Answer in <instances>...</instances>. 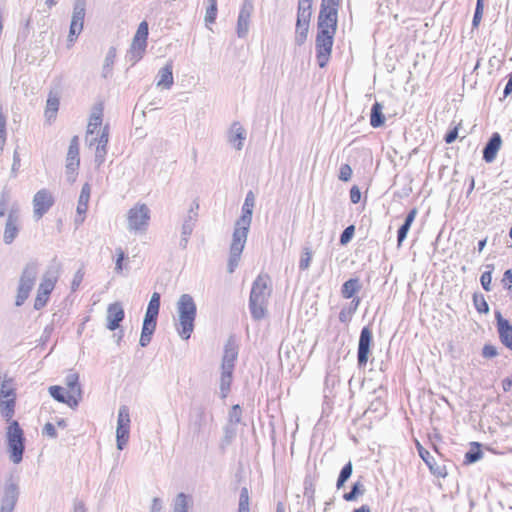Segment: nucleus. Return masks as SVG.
Returning <instances> with one entry per match:
<instances>
[{
	"label": "nucleus",
	"instance_id": "9",
	"mask_svg": "<svg viewBox=\"0 0 512 512\" xmlns=\"http://www.w3.org/2000/svg\"><path fill=\"white\" fill-rule=\"evenodd\" d=\"M86 14V0H75L71 17L70 29L67 38L68 46L73 45L82 32Z\"/></svg>",
	"mask_w": 512,
	"mask_h": 512
},
{
	"label": "nucleus",
	"instance_id": "61",
	"mask_svg": "<svg viewBox=\"0 0 512 512\" xmlns=\"http://www.w3.org/2000/svg\"><path fill=\"white\" fill-rule=\"evenodd\" d=\"M83 277H84V273L82 270H78L75 274H74V277H73V280H72V283H71V289L73 291H76L78 289V287L80 286L82 280H83Z\"/></svg>",
	"mask_w": 512,
	"mask_h": 512
},
{
	"label": "nucleus",
	"instance_id": "2",
	"mask_svg": "<svg viewBox=\"0 0 512 512\" xmlns=\"http://www.w3.org/2000/svg\"><path fill=\"white\" fill-rule=\"evenodd\" d=\"M268 275H258L254 280L249 297V310L254 320H261L266 316L268 299L271 295Z\"/></svg>",
	"mask_w": 512,
	"mask_h": 512
},
{
	"label": "nucleus",
	"instance_id": "38",
	"mask_svg": "<svg viewBox=\"0 0 512 512\" xmlns=\"http://www.w3.org/2000/svg\"><path fill=\"white\" fill-rule=\"evenodd\" d=\"M130 428L117 426L116 429V442L117 448L123 450L129 440Z\"/></svg>",
	"mask_w": 512,
	"mask_h": 512
},
{
	"label": "nucleus",
	"instance_id": "58",
	"mask_svg": "<svg viewBox=\"0 0 512 512\" xmlns=\"http://www.w3.org/2000/svg\"><path fill=\"white\" fill-rule=\"evenodd\" d=\"M480 282L483 289L487 292L491 290L492 272L491 270L485 271L480 277Z\"/></svg>",
	"mask_w": 512,
	"mask_h": 512
},
{
	"label": "nucleus",
	"instance_id": "3",
	"mask_svg": "<svg viewBox=\"0 0 512 512\" xmlns=\"http://www.w3.org/2000/svg\"><path fill=\"white\" fill-rule=\"evenodd\" d=\"M178 323L175 324L178 335L183 340H188L194 330V322L197 307L194 299L189 294H182L176 304Z\"/></svg>",
	"mask_w": 512,
	"mask_h": 512
},
{
	"label": "nucleus",
	"instance_id": "59",
	"mask_svg": "<svg viewBox=\"0 0 512 512\" xmlns=\"http://www.w3.org/2000/svg\"><path fill=\"white\" fill-rule=\"evenodd\" d=\"M313 0H298L297 13L312 14Z\"/></svg>",
	"mask_w": 512,
	"mask_h": 512
},
{
	"label": "nucleus",
	"instance_id": "43",
	"mask_svg": "<svg viewBox=\"0 0 512 512\" xmlns=\"http://www.w3.org/2000/svg\"><path fill=\"white\" fill-rule=\"evenodd\" d=\"M147 38H148V24L146 21H143L139 24L136 34L133 37V40L147 44Z\"/></svg>",
	"mask_w": 512,
	"mask_h": 512
},
{
	"label": "nucleus",
	"instance_id": "45",
	"mask_svg": "<svg viewBox=\"0 0 512 512\" xmlns=\"http://www.w3.org/2000/svg\"><path fill=\"white\" fill-rule=\"evenodd\" d=\"M208 6L205 13V22L213 23L217 16V0H207Z\"/></svg>",
	"mask_w": 512,
	"mask_h": 512
},
{
	"label": "nucleus",
	"instance_id": "60",
	"mask_svg": "<svg viewBox=\"0 0 512 512\" xmlns=\"http://www.w3.org/2000/svg\"><path fill=\"white\" fill-rule=\"evenodd\" d=\"M482 355L484 358H493L498 355V351L495 346L486 344L482 349Z\"/></svg>",
	"mask_w": 512,
	"mask_h": 512
},
{
	"label": "nucleus",
	"instance_id": "29",
	"mask_svg": "<svg viewBox=\"0 0 512 512\" xmlns=\"http://www.w3.org/2000/svg\"><path fill=\"white\" fill-rule=\"evenodd\" d=\"M383 106L379 102H375L371 108L370 125L373 128H379L385 123V116L382 113Z\"/></svg>",
	"mask_w": 512,
	"mask_h": 512
},
{
	"label": "nucleus",
	"instance_id": "8",
	"mask_svg": "<svg viewBox=\"0 0 512 512\" xmlns=\"http://www.w3.org/2000/svg\"><path fill=\"white\" fill-rule=\"evenodd\" d=\"M20 488L18 481L10 476L6 479L0 499V512H13L18 502Z\"/></svg>",
	"mask_w": 512,
	"mask_h": 512
},
{
	"label": "nucleus",
	"instance_id": "24",
	"mask_svg": "<svg viewBox=\"0 0 512 512\" xmlns=\"http://www.w3.org/2000/svg\"><path fill=\"white\" fill-rule=\"evenodd\" d=\"M246 139V131L239 122H234L228 132V141L236 150H241Z\"/></svg>",
	"mask_w": 512,
	"mask_h": 512
},
{
	"label": "nucleus",
	"instance_id": "50",
	"mask_svg": "<svg viewBox=\"0 0 512 512\" xmlns=\"http://www.w3.org/2000/svg\"><path fill=\"white\" fill-rule=\"evenodd\" d=\"M157 325V316H152L150 314H145L143 320L142 330L146 332L154 333Z\"/></svg>",
	"mask_w": 512,
	"mask_h": 512
},
{
	"label": "nucleus",
	"instance_id": "46",
	"mask_svg": "<svg viewBox=\"0 0 512 512\" xmlns=\"http://www.w3.org/2000/svg\"><path fill=\"white\" fill-rule=\"evenodd\" d=\"M237 512H250L248 489L243 487L240 492L239 505Z\"/></svg>",
	"mask_w": 512,
	"mask_h": 512
},
{
	"label": "nucleus",
	"instance_id": "26",
	"mask_svg": "<svg viewBox=\"0 0 512 512\" xmlns=\"http://www.w3.org/2000/svg\"><path fill=\"white\" fill-rule=\"evenodd\" d=\"M50 395L58 402L67 404L71 408H75L78 406V398L74 394L68 393L65 395L64 388L61 386H50L49 387Z\"/></svg>",
	"mask_w": 512,
	"mask_h": 512
},
{
	"label": "nucleus",
	"instance_id": "34",
	"mask_svg": "<svg viewBox=\"0 0 512 512\" xmlns=\"http://www.w3.org/2000/svg\"><path fill=\"white\" fill-rule=\"evenodd\" d=\"M0 412L3 418L10 424L15 412V397L0 401Z\"/></svg>",
	"mask_w": 512,
	"mask_h": 512
},
{
	"label": "nucleus",
	"instance_id": "11",
	"mask_svg": "<svg viewBox=\"0 0 512 512\" xmlns=\"http://www.w3.org/2000/svg\"><path fill=\"white\" fill-rule=\"evenodd\" d=\"M80 165L79 158V139L74 136L69 144L68 152L66 156V177L67 181L74 183L78 174V168Z\"/></svg>",
	"mask_w": 512,
	"mask_h": 512
},
{
	"label": "nucleus",
	"instance_id": "32",
	"mask_svg": "<svg viewBox=\"0 0 512 512\" xmlns=\"http://www.w3.org/2000/svg\"><path fill=\"white\" fill-rule=\"evenodd\" d=\"M90 192H91L90 185L88 183H85L82 186L81 193H80L79 200H78V205H77V214L78 215L86 214L87 209H88V202L90 199Z\"/></svg>",
	"mask_w": 512,
	"mask_h": 512
},
{
	"label": "nucleus",
	"instance_id": "40",
	"mask_svg": "<svg viewBox=\"0 0 512 512\" xmlns=\"http://www.w3.org/2000/svg\"><path fill=\"white\" fill-rule=\"evenodd\" d=\"M130 413L129 408L126 405H122L118 410L117 426L130 428Z\"/></svg>",
	"mask_w": 512,
	"mask_h": 512
},
{
	"label": "nucleus",
	"instance_id": "51",
	"mask_svg": "<svg viewBox=\"0 0 512 512\" xmlns=\"http://www.w3.org/2000/svg\"><path fill=\"white\" fill-rule=\"evenodd\" d=\"M242 410L239 405H234L229 412V423L237 426L241 422Z\"/></svg>",
	"mask_w": 512,
	"mask_h": 512
},
{
	"label": "nucleus",
	"instance_id": "25",
	"mask_svg": "<svg viewBox=\"0 0 512 512\" xmlns=\"http://www.w3.org/2000/svg\"><path fill=\"white\" fill-rule=\"evenodd\" d=\"M173 83V64L172 61H168L166 65L158 71L156 85L163 89H170Z\"/></svg>",
	"mask_w": 512,
	"mask_h": 512
},
{
	"label": "nucleus",
	"instance_id": "47",
	"mask_svg": "<svg viewBox=\"0 0 512 512\" xmlns=\"http://www.w3.org/2000/svg\"><path fill=\"white\" fill-rule=\"evenodd\" d=\"M473 303L476 308V310L479 313H488L489 312V306L487 301L485 300L483 295L474 294L473 295Z\"/></svg>",
	"mask_w": 512,
	"mask_h": 512
},
{
	"label": "nucleus",
	"instance_id": "6",
	"mask_svg": "<svg viewBox=\"0 0 512 512\" xmlns=\"http://www.w3.org/2000/svg\"><path fill=\"white\" fill-rule=\"evenodd\" d=\"M127 229L135 234L145 233L150 221V209L144 203L131 207L126 215Z\"/></svg>",
	"mask_w": 512,
	"mask_h": 512
},
{
	"label": "nucleus",
	"instance_id": "55",
	"mask_svg": "<svg viewBox=\"0 0 512 512\" xmlns=\"http://www.w3.org/2000/svg\"><path fill=\"white\" fill-rule=\"evenodd\" d=\"M10 192L4 189L0 195V216H4L6 213L7 206L10 201Z\"/></svg>",
	"mask_w": 512,
	"mask_h": 512
},
{
	"label": "nucleus",
	"instance_id": "63",
	"mask_svg": "<svg viewBox=\"0 0 512 512\" xmlns=\"http://www.w3.org/2000/svg\"><path fill=\"white\" fill-rule=\"evenodd\" d=\"M361 199V191L358 186L354 185L350 189V200L353 204H357Z\"/></svg>",
	"mask_w": 512,
	"mask_h": 512
},
{
	"label": "nucleus",
	"instance_id": "54",
	"mask_svg": "<svg viewBox=\"0 0 512 512\" xmlns=\"http://www.w3.org/2000/svg\"><path fill=\"white\" fill-rule=\"evenodd\" d=\"M354 232H355V227L353 225L346 227L340 235V244L341 245L348 244L351 241V239L353 238Z\"/></svg>",
	"mask_w": 512,
	"mask_h": 512
},
{
	"label": "nucleus",
	"instance_id": "20",
	"mask_svg": "<svg viewBox=\"0 0 512 512\" xmlns=\"http://www.w3.org/2000/svg\"><path fill=\"white\" fill-rule=\"evenodd\" d=\"M125 316L122 304L119 302L112 303L107 308V329L114 331L119 328L120 323L123 321Z\"/></svg>",
	"mask_w": 512,
	"mask_h": 512
},
{
	"label": "nucleus",
	"instance_id": "18",
	"mask_svg": "<svg viewBox=\"0 0 512 512\" xmlns=\"http://www.w3.org/2000/svg\"><path fill=\"white\" fill-rule=\"evenodd\" d=\"M18 208L13 206L8 214L3 240L6 244H11L17 237L19 232L18 227Z\"/></svg>",
	"mask_w": 512,
	"mask_h": 512
},
{
	"label": "nucleus",
	"instance_id": "56",
	"mask_svg": "<svg viewBox=\"0 0 512 512\" xmlns=\"http://www.w3.org/2000/svg\"><path fill=\"white\" fill-rule=\"evenodd\" d=\"M115 252H116V256H117L116 262H115V272L121 273L123 270V261L126 258V255H125V252L123 251V249L120 247L116 248Z\"/></svg>",
	"mask_w": 512,
	"mask_h": 512
},
{
	"label": "nucleus",
	"instance_id": "13",
	"mask_svg": "<svg viewBox=\"0 0 512 512\" xmlns=\"http://www.w3.org/2000/svg\"><path fill=\"white\" fill-rule=\"evenodd\" d=\"M338 9L332 7H320L318 15V32L327 31L329 34L336 33Z\"/></svg>",
	"mask_w": 512,
	"mask_h": 512
},
{
	"label": "nucleus",
	"instance_id": "52",
	"mask_svg": "<svg viewBox=\"0 0 512 512\" xmlns=\"http://www.w3.org/2000/svg\"><path fill=\"white\" fill-rule=\"evenodd\" d=\"M483 9H484L483 0H477L474 16H473V20H472L473 28L478 27V25L480 24V21L483 16Z\"/></svg>",
	"mask_w": 512,
	"mask_h": 512
},
{
	"label": "nucleus",
	"instance_id": "1",
	"mask_svg": "<svg viewBox=\"0 0 512 512\" xmlns=\"http://www.w3.org/2000/svg\"><path fill=\"white\" fill-rule=\"evenodd\" d=\"M254 206L255 196L252 191H249L242 205L241 216L234 225L227 265L229 273H233L239 264L251 226Z\"/></svg>",
	"mask_w": 512,
	"mask_h": 512
},
{
	"label": "nucleus",
	"instance_id": "35",
	"mask_svg": "<svg viewBox=\"0 0 512 512\" xmlns=\"http://www.w3.org/2000/svg\"><path fill=\"white\" fill-rule=\"evenodd\" d=\"M102 125V109H96L92 112L89 123L87 126V138L90 136H93L95 134V131L97 128L101 127Z\"/></svg>",
	"mask_w": 512,
	"mask_h": 512
},
{
	"label": "nucleus",
	"instance_id": "21",
	"mask_svg": "<svg viewBox=\"0 0 512 512\" xmlns=\"http://www.w3.org/2000/svg\"><path fill=\"white\" fill-rule=\"evenodd\" d=\"M311 15L312 14L297 13L295 43L298 46L303 45L307 39Z\"/></svg>",
	"mask_w": 512,
	"mask_h": 512
},
{
	"label": "nucleus",
	"instance_id": "57",
	"mask_svg": "<svg viewBox=\"0 0 512 512\" xmlns=\"http://www.w3.org/2000/svg\"><path fill=\"white\" fill-rule=\"evenodd\" d=\"M352 177V168L348 164H342L339 170L338 178L341 181L347 182Z\"/></svg>",
	"mask_w": 512,
	"mask_h": 512
},
{
	"label": "nucleus",
	"instance_id": "62",
	"mask_svg": "<svg viewBox=\"0 0 512 512\" xmlns=\"http://www.w3.org/2000/svg\"><path fill=\"white\" fill-rule=\"evenodd\" d=\"M0 396L1 400L10 399L9 397H15L13 390L8 388L5 382L1 384Z\"/></svg>",
	"mask_w": 512,
	"mask_h": 512
},
{
	"label": "nucleus",
	"instance_id": "30",
	"mask_svg": "<svg viewBox=\"0 0 512 512\" xmlns=\"http://www.w3.org/2000/svg\"><path fill=\"white\" fill-rule=\"evenodd\" d=\"M361 289V283L358 278H351L344 282L341 288L343 298L350 299Z\"/></svg>",
	"mask_w": 512,
	"mask_h": 512
},
{
	"label": "nucleus",
	"instance_id": "27",
	"mask_svg": "<svg viewBox=\"0 0 512 512\" xmlns=\"http://www.w3.org/2000/svg\"><path fill=\"white\" fill-rule=\"evenodd\" d=\"M146 47H147V44L132 40L130 49L128 50V52L126 54V60L128 62H130L131 65H135L139 60L142 59V57L145 53Z\"/></svg>",
	"mask_w": 512,
	"mask_h": 512
},
{
	"label": "nucleus",
	"instance_id": "39",
	"mask_svg": "<svg viewBox=\"0 0 512 512\" xmlns=\"http://www.w3.org/2000/svg\"><path fill=\"white\" fill-rule=\"evenodd\" d=\"M159 309H160V294L157 292H154L150 298V301L148 303L145 314H150L152 316L158 317Z\"/></svg>",
	"mask_w": 512,
	"mask_h": 512
},
{
	"label": "nucleus",
	"instance_id": "23",
	"mask_svg": "<svg viewBox=\"0 0 512 512\" xmlns=\"http://www.w3.org/2000/svg\"><path fill=\"white\" fill-rule=\"evenodd\" d=\"M497 328L501 342L512 350V325L504 319L499 311L495 313Z\"/></svg>",
	"mask_w": 512,
	"mask_h": 512
},
{
	"label": "nucleus",
	"instance_id": "16",
	"mask_svg": "<svg viewBox=\"0 0 512 512\" xmlns=\"http://www.w3.org/2000/svg\"><path fill=\"white\" fill-rule=\"evenodd\" d=\"M254 6L252 0H244L240 9L236 32L239 38L247 36L249 31L250 17L253 12Z\"/></svg>",
	"mask_w": 512,
	"mask_h": 512
},
{
	"label": "nucleus",
	"instance_id": "4",
	"mask_svg": "<svg viewBox=\"0 0 512 512\" xmlns=\"http://www.w3.org/2000/svg\"><path fill=\"white\" fill-rule=\"evenodd\" d=\"M238 358V346L236 341L230 337L225 346L221 363L220 391L225 398L230 391L233 378L235 362Z\"/></svg>",
	"mask_w": 512,
	"mask_h": 512
},
{
	"label": "nucleus",
	"instance_id": "41",
	"mask_svg": "<svg viewBox=\"0 0 512 512\" xmlns=\"http://www.w3.org/2000/svg\"><path fill=\"white\" fill-rule=\"evenodd\" d=\"M352 471H353V466H352V463L351 461H349L347 464H345L343 466V468L341 469L340 471V474H339V477L337 479V488L340 489L341 487H343V485L345 484V482L350 478V476L352 475Z\"/></svg>",
	"mask_w": 512,
	"mask_h": 512
},
{
	"label": "nucleus",
	"instance_id": "37",
	"mask_svg": "<svg viewBox=\"0 0 512 512\" xmlns=\"http://www.w3.org/2000/svg\"><path fill=\"white\" fill-rule=\"evenodd\" d=\"M483 457V452L481 451L480 444L477 442L472 443V447L469 451L465 453V463L472 464L477 462Z\"/></svg>",
	"mask_w": 512,
	"mask_h": 512
},
{
	"label": "nucleus",
	"instance_id": "33",
	"mask_svg": "<svg viewBox=\"0 0 512 512\" xmlns=\"http://www.w3.org/2000/svg\"><path fill=\"white\" fill-rule=\"evenodd\" d=\"M66 385L69 388V393L74 394L78 398V403L82 398V389L79 385V376L76 373H70L66 376Z\"/></svg>",
	"mask_w": 512,
	"mask_h": 512
},
{
	"label": "nucleus",
	"instance_id": "36",
	"mask_svg": "<svg viewBox=\"0 0 512 512\" xmlns=\"http://www.w3.org/2000/svg\"><path fill=\"white\" fill-rule=\"evenodd\" d=\"M115 58H116V49L114 47H110L105 56L103 67H102V76L104 78H108L112 75Z\"/></svg>",
	"mask_w": 512,
	"mask_h": 512
},
{
	"label": "nucleus",
	"instance_id": "53",
	"mask_svg": "<svg viewBox=\"0 0 512 512\" xmlns=\"http://www.w3.org/2000/svg\"><path fill=\"white\" fill-rule=\"evenodd\" d=\"M50 294H42V291L37 290V295L34 301V309L40 310L46 306Z\"/></svg>",
	"mask_w": 512,
	"mask_h": 512
},
{
	"label": "nucleus",
	"instance_id": "7",
	"mask_svg": "<svg viewBox=\"0 0 512 512\" xmlns=\"http://www.w3.org/2000/svg\"><path fill=\"white\" fill-rule=\"evenodd\" d=\"M38 275V265L36 262L28 263L20 276L16 295V306H21L29 297L30 292L35 286Z\"/></svg>",
	"mask_w": 512,
	"mask_h": 512
},
{
	"label": "nucleus",
	"instance_id": "14",
	"mask_svg": "<svg viewBox=\"0 0 512 512\" xmlns=\"http://www.w3.org/2000/svg\"><path fill=\"white\" fill-rule=\"evenodd\" d=\"M372 343V331L369 327H363L360 333L357 351V361L359 367H365L370 353Z\"/></svg>",
	"mask_w": 512,
	"mask_h": 512
},
{
	"label": "nucleus",
	"instance_id": "17",
	"mask_svg": "<svg viewBox=\"0 0 512 512\" xmlns=\"http://www.w3.org/2000/svg\"><path fill=\"white\" fill-rule=\"evenodd\" d=\"M58 277L59 265H50L41 278L38 290L42 291V294H51L58 281Z\"/></svg>",
	"mask_w": 512,
	"mask_h": 512
},
{
	"label": "nucleus",
	"instance_id": "15",
	"mask_svg": "<svg viewBox=\"0 0 512 512\" xmlns=\"http://www.w3.org/2000/svg\"><path fill=\"white\" fill-rule=\"evenodd\" d=\"M54 199L47 189L39 190L33 198L34 217L39 220L51 208Z\"/></svg>",
	"mask_w": 512,
	"mask_h": 512
},
{
	"label": "nucleus",
	"instance_id": "48",
	"mask_svg": "<svg viewBox=\"0 0 512 512\" xmlns=\"http://www.w3.org/2000/svg\"><path fill=\"white\" fill-rule=\"evenodd\" d=\"M237 434V428L234 425L227 424L224 427V436L222 439L223 445H229L233 439L236 437Z\"/></svg>",
	"mask_w": 512,
	"mask_h": 512
},
{
	"label": "nucleus",
	"instance_id": "19",
	"mask_svg": "<svg viewBox=\"0 0 512 512\" xmlns=\"http://www.w3.org/2000/svg\"><path fill=\"white\" fill-rule=\"evenodd\" d=\"M109 142V125H105L99 132L97 145L95 148V164L100 167L105 162L107 155V145Z\"/></svg>",
	"mask_w": 512,
	"mask_h": 512
},
{
	"label": "nucleus",
	"instance_id": "42",
	"mask_svg": "<svg viewBox=\"0 0 512 512\" xmlns=\"http://www.w3.org/2000/svg\"><path fill=\"white\" fill-rule=\"evenodd\" d=\"M173 512H188V497L184 493H179L174 501Z\"/></svg>",
	"mask_w": 512,
	"mask_h": 512
},
{
	"label": "nucleus",
	"instance_id": "10",
	"mask_svg": "<svg viewBox=\"0 0 512 512\" xmlns=\"http://www.w3.org/2000/svg\"><path fill=\"white\" fill-rule=\"evenodd\" d=\"M334 34L327 31L317 32L316 36V58L320 68H324L331 56Z\"/></svg>",
	"mask_w": 512,
	"mask_h": 512
},
{
	"label": "nucleus",
	"instance_id": "49",
	"mask_svg": "<svg viewBox=\"0 0 512 512\" xmlns=\"http://www.w3.org/2000/svg\"><path fill=\"white\" fill-rule=\"evenodd\" d=\"M311 260H312V251L310 250V248L305 247L303 249V252H302V255H301V258L299 261L300 270H303V271L307 270L310 266Z\"/></svg>",
	"mask_w": 512,
	"mask_h": 512
},
{
	"label": "nucleus",
	"instance_id": "31",
	"mask_svg": "<svg viewBox=\"0 0 512 512\" xmlns=\"http://www.w3.org/2000/svg\"><path fill=\"white\" fill-rule=\"evenodd\" d=\"M59 109V98L56 94L50 93L46 102L45 117L48 121L56 118Z\"/></svg>",
	"mask_w": 512,
	"mask_h": 512
},
{
	"label": "nucleus",
	"instance_id": "12",
	"mask_svg": "<svg viewBox=\"0 0 512 512\" xmlns=\"http://www.w3.org/2000/svg\"><path fill=\"white\" fill-rule=\"evenodd\" d=\"M198 209L199 203L195 200L193 201L187 215L185 216L182 227H181V239L179 245L181 248L185 249L187 247L189 237L192 234L196 222L198 220Z\"/></svg>",
	"mask_w": 512,
	"mask_h": 512
},
{
	"label": "nucleus",
	"instance_id": "64",
	"mask_svg": "<svg viewBox=\"0 0 512 512\" xmlns=\"http://www.w3.org/2000/svg\"><path fill=\"white\" fill-rule=\"evenodd\" d=\"M502 282L507 289L512 291V270L505 271Z\"/></svg>",
	"mask_w": 512,
	"mask_h": 512
},
{
	"label": "nucleus",
	"instance_id": "28",
	"mask_svg": "<svg viewBox=\"0 0 512 512\" xmlns=\"http://www.w3.org/2000/svg\"><path fill=\"white\" fill-rule=\"evenodd\" d=\"M417 213H418V211L416 208L411 209L408 212V214L404 220V223L398 229V232H397L398 246H400L402 244V242L406 239L407 234L411 228V225L417 216Z\"/></svg>",
	"mask_w": 512,
	"mask_h": 512
},
{
	"label": "nucleus",
	"instance_id": "44",
	"mask_svg": "<svg viewBox=\"0 0 512 512\" xmlns=\"http://www.w3.org/2000/svg\"><path fill=\"white\" fill-rule=\"evenodd\" d=\"M363 493V485L361 484V482L357 481L353 484L351 491L344 494L343 498L346 501L350 502L354 501L358 497V495H362Z\"/></svg>",
	"mask_w": 512,
	"mask_h": 512
},
{
	"label": "nucleus",
	"instance_id": "22",
	"mask_svg": "<svg viewBox=\"0 0 512 512\" xmlns=\"http://www.w3.org/2000/svg\"><path fill=\"white\" fill-rule=\"evenodd\" d=\"M502 146V138L498 132L492 134L488 142L483 148V160L486 163H492Z\"/></svg>",
	"mask_w": 512,
	"mask_h": 512
},
{
	"label": "nucleus",
	"instance_id": "5",
	"mask_svg": "<svg viewBox=\"0 0 512 512\" xmlns=\"http://www.w3.org/2000/svg\"><path fill=\"white\" fill-rule=\"evenodd\" d=\"M6 443L9 459L14 464H19L23 459L25 437L18 421H11L6 428Z\"/></svg>",
	"mask_w": 512,
	"mask_h": 512
}]
</instances>
